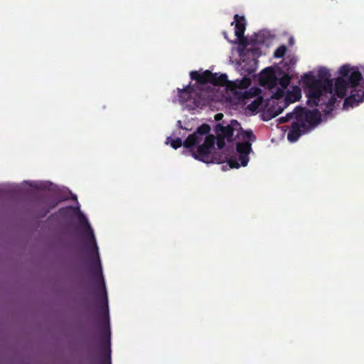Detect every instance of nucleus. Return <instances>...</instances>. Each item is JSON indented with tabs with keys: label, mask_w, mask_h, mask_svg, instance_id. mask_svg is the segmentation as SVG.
<instances>
[{
	"label": "nucleus",
	"mask_w": 364,
	"mask_h": 364,
	"mask_svg": "<svg viewBox=\"0 0 364 364\" xmlns=\"http://www.w3.org/2000/svg\"><path fill=\"white\" fill-rule=\"evenodd\" d=\"M318 76L319 79H316L311 73H305L302 76L308 97L307 104L311 107L325 105L323 111L330 113L337 102L333 95V80L331 79L329 70L326 68L318 70Z\"/></svg>",
	"instance_id": "f257e3e1"
},
{
	"label": "nucleus",
	"mask_w": 364,
	"mask_h": 364,
	"mask_svg": "<svg viewBox=\"0 0 364 364\" xmlns=\"http://www.w3.org/2000/svg\"><path fill=\"white\" fill-rule=\"evenodd\" d=\"M296 120H294L287 134V139L290 142L296 141L304 134L314 128L321 121L318 112L310 109H299Z\"/></svg>",
	"instance_id": "f03ea898"
},
{
	"label": "nucleus",
	"mask_w": 364,
	"mask_h": 364,
	"mask_svg": "<svg viewBox=\"0 0 364 364\" xmlns=\"http://www.w3.org/2000/svg\"><path fill=\"white\" fill-rule=\"evenodd\" d=\"M340 77L335 81V93L338 97L342 99L346 95L348 87L355 86L358 82L363 80L362 75L357 68L350 67L348 65H344L339 69Z\"/></svg>",
	"instance_id": "7ed1b4c3"
},
{
	"label": "nucleus",
	"mask_w": 364,
	"mask_h": 364,
	"mask_svg": "<svg viewBox=\"0 0 364 364\" xmlns=\"http://www.w3.org/2000/svg\"><path fill=\"white\" fill-rule=\"evenodd\" d=\"M72 210L76 215V218H77L79 223L80 224L85 235H86L87 242L90 243V245H92L94 247V250L95 252V255L97 257V263H98V266H99V269H100V273H102V267H101V263H100V260L99 258L98 247L97 246L96 240H95V237L94 235L93 230L91 228L87 218L80 211L78 206L76 208H73Z\"/></svg>",
	"instance_id": "20e7f679"
},
{
	"label": "nucleus",
	"mask_w": 364,
	"mask_h": 364,
	"mask_svg": "<svg viewBox=\"0 0 364 364\" xmlns=\"http://www.w3.org/2000/svg\"><path fill=\"white\" fill-rule=\"evenodd\" d=\"M245 141L236 144V152L239 156L238 159H249V155L252 149V143L256 139V136L252 131H246L243 135Z\"/></svg>",
	"instance_id": "39448f33"
},
{
	"label": "nucleus",
	"mask_w": 364,
	"mask_h": 364,
	"mask_svg": "<svg viewBox=\"0 0 364 364\" xmlns=\"http://www.w3.org/2000/svg\"><path fill=\"white\" fill-rule=\"evenodd\" d=\"M364 101V85L358 82L351 87L350 95L345 99L343 106L353 107Z\"/></svg>",
	"instance_id": "423d86ee"
},
{
	"label": "nucleus",
	"mask_w": 364,
	"mask_h": 364,
	"mask_svg": "<svg viewBox=\"0 0 364 364\" xmlns=\"http://www.w3.org/2000/svg\"><path fill=\"white\" fill-rule=\"evenodd\" d=\"M215 144V138L213 135H208L203 144L199 145L196 151L193 153V156L196 159H199V157H205L208 156L214 149Z\"/></svg>",
	"instance_id": "0eeeda50"
},
{
	"label": "nucleus",
	"mask_w": 364,
	"mask_h": 364,
	"mask_svg": "<svg viewBox=\"0 0 364 364\" xmlns=\"http://www.w3.org/2000/svg\"><path fill=\"white\" fill-rule=\"evenodd\" d=\"M235 21L231 23V25L235 23V34L240 44H245L246 39L244 37V33L246 29L245 18L244 16H240L238 14L234 16Z\"/></svg>",
	"instance_id": "6e6552de"
},
{
	"label": "nucleus",
	"mask_w": 364,
	"mask_h": 364,
	"mask_svg": "<svg viewBox=\"0 0 364 364\" xmlns=\"http://www.w3.org/2000/svg\"><path fill=\"white\" fill-rule=\"evenodd\" d=\"M301 97V90L299 87L294 86L292 90L287 92L284 99V107H279L278 110L276 111L274 117L279 114L284 109V108L288 106L289 104L298 101Z\"/></svg>",
	"instance_id": "1a4fd4ad"
},
{
	"label": "nucleus",
	"mask_w": 364,
	"mask_h": 364,
	"mask_svg": "<svg viewBox=\"0 0 364 364\" xmlns=\"http://www.w3.org/2000/svg\"><path fill=\"white\" fill-rule=\"evenodd\" d=\"M207 164H212L215 161H204ZM216 164L220 166V168L223 171H227L233 168H239L241 166L245 167L247 166L248 161H215Z\"/></svg>",
	"instance_id": "9d476101"
},
{
	"label": "nucleus",
	"mask_w": 364,
	"mask_h": 364,
	"mask_svg": "<svg viewBox=\"0 0 364 364\" xmlns=\"http://www.w3.org/2000/svg\"><path fill=\"white\" fill-rule=\"evenodd\" d=\"M233 125L239 126V123L237 120H232L231 124L227 126H223L220 124H217L215 127V132L217 133H220V136L227 138L228 140L230 139L234 133L235 129L233 128Z\"/></svg>",
	"instance_id": "9b49d317"
},
{
	"label": "nucleus",
	"mask_w": 364,
	"mask_h": 364,
	"mask_svg": "<svg viewBox=\"0 0 364 364\" xmlns=\"http://www.w3.org/2000/svg\"><path fill=\"white\" fill-rule=\"evenodd\" d=\"M190 77L192 80H194L200 84L211 83L213 73L208 70L201 73L198 71H191L190 73Z\"/></svg>",
	"instance_id": "f8f14e48"
},
{
	"label": "nucleus",
	"mask_w": 364,
	"mask_h": 364,
	"mask_svg": "<svg viewBox=\"0 0 364 364\" xmlns=\"http://www.w3.org/2000/svg\"><path fill=\"white\" fill-rule=\"evenodd\" d=\"M177 91L178 100L181 104L191 101L195 94L194 89L191 85H187L183 89L177 88Z\"/></svg>",
	"instance_id": "ddd939ff"
},
{
	"label": "nucleus",
	"mask_w": 364,
	"mask_h": 364,
	"mask_svg": "<svg viewBox=\"0 0 364 364\" xmlns=\"http://www.w3.org/2000/svg\"><path fill=\"white\" fill-rule=\"evenodd\" d=\"M230 82L228 79V75L226 74H220L213 73V77L211 80V83L215 86H227L229 88H232L230 86Z\"/></svg>",
	"instance_id": "4468645a"
},
{
	"label": "nucleus",
	"mask_w": 364,
	"mask_h": 364,
	"mask_svg": "<svg viewBox=\"0 0 364 364\" xmlns=\"http://www.w3.org/2000/svg\"><path fill=\"white\" fill-rule=\"evenodd\" d=\"M257 68V61L252 58L250 60H242V70L247 74H252Z\"/></svg>",
	"instance_id": "2eb2a0df"
},
{
	"label": "nucleus",
	"mask_w": 364,
	"mask_h": 364,
	"mask_svg": "<svg viewBox=\"0 0 364 364\" xmlns=\"http://www.w3.org/2000/svg\"><path fill=\"white\" fill-rule=\"evenodd\" d=\"M202 140V137L197 136L193 133L190 134L183 141V146L186 148H191L198 144Z\"/></svg>",
	"instance_id": "dca6fc26"
},
{
	"label": "nucleus",
	"mask_w": 364,
	"mask_h": 364,
	"mask_svg": "<svg viewBox=\"0 0 364 364\" xmlns=\"http://www.w3.org/2000/svg\"><path fill=\"white\" fill-rule=\"evenodd\" d=\"M250 80L247 78H243L242 80H237L235 81L230 82V86H232V88L230 89H245L250 85Z\"/></svg>",
	"instance_id": "f3484780"
},
{
	"label": "nucleus",
	"mask_w": 364,
	"mask_h": 364,
	"mask_svg": "<svg viewBox=\"0 0 364 364\" xmlns=\"http://www.w3.org/2000/svg\"><path fill=\"white\" fill-rule=\"evenodd\" d=\"M262 77L266 78L269 81L276 80V76L274 70L271 67L266 68L263 70Z\"/></svg>",
	"instance_id": "a211bd4d"
},
{
	"label": "nucleus",
	"mask_w": 364,
	"mask_h": 364,
	"mask_svg": "<svg viewBox=\"0 0 364 364\" xmlns=\"http://www.w3.org/2000/svg\"><path fill=\"white\" fill-rule=\"evenodd\" d=\"M210 131V127L208 124H203L197 128L194 133L196 134L197 136L202 137V136L208 134Z\"/></svg>",
	"instance_id": "6ab92c4d"
},
{
	"label": "nucleus",
	"mask_w": 364,
	"mask_h": 364,
	"mask_svg": "<svg viewBox=\"0 0 364 364\" xmlns=\"http://www.w3.org/2000/svg\"><path fill=\"white\" fill-rule=\"evenodd\" d=\"M291 77L289 74H284L279 80V84L283 89H287L291 82Z\"/></svg>",
	"instance_id": "aec40b11"
},
{
	"label": "nucleus",
	"mask_w": 364,
	"mask_h": 364,
	"mask_svg": "<svg viewBox=\"0 0 364 364\" xmlns=\"http://www.w3.org/2000/svg\"><path fill=\"white\" fill-rule=\"evenodd\" d=\"M287 48L284 45L279 46L274 53V57L275 58H281L284 57L287 52Z\"/></svg>",
	"instance_id": "412c9836"
},
{
	"label": "nucleus",
	"mask_w": 364,
	"mask_h": 364,
	"mask_svg": "<svg viewBox=\"0 0 364 364\" xmlns=\"http://www.w3.org/2000/svg\"><path fill=\"white\" fill-rule=\"evenodd\" d=\"M299 109H308L306 107H296L292 112H289L286 114V116H284L286 120L289 121L294 118L295 119V120H296V117H297V113H299V111H298Z\"/></svg>",
	"instance_id": "4be33fe9"
},
{
	"label": "nucleus",
	"mask_w": 364,
	"mask_h": 364,
	"mask_svg": "<svg viewBox=\"0 0 364 364\" xmlns=\"http://www.w3.org/2000/svg\"><path fill=\"white\" fill-rule=\"evenodd\" d=\"M284 90L285 89H283L282 87L278 88L277 91L273 94L272 98L276 100H279L282 98L284 95Z\"/></svg>",
	"instance_id": "5701e85b"
},
{
	"label": "nucleus",
	"mask_w": 364,
	"mask_h": 364,
	"mask_svg": "<svg viewBox=\"0 0 364 364\" xmlns=\"http://www.w3.org/2000/svg\"><path fill=\"white\" fill-rule=\"evenodd\" d=\"M224 137L219 136L217 139L216 144L218 149H223L225 146V141Z\"/></svg>",
	"instance_id": "b1692460"
},
{
	"label": "nucleus",
	"mask_w": 364,
	"mask_h": 364,
	"mask_svg": "<svg viewBox=\"0 0 364 364\" xmlns=\"http://www.w3.org/2000/svg\"><path fill=\"white\" fill-rule=\"evenodd\" d=\"M182 144H183L181 139L177 138L176 139L172 140L171 145L173 149H176L181 147Z\"/></svg>",
	"instance_id": "393cba45"
},
{
	"label": "nucleus",
	"mask_w": 364,
	"mask_h": 364,
	"mask_svg": "<svg viewBox=\"0 0 364 364\" xmlns=\"http://www.w3.org/2000/svg\"><path fill=\"white\" fill-rule=\"evenodd\" d=\"M296 61H297V60H296V59L295 58H291V59L289 60V64L291 66L294 67V66L295 65V64L296 63Z\"/></svg>",
	"instance_id": "a878e982"
},
{
	"label": "nucleus",
	"mask_w": 364,
	"mask_h": 364,
	"mask_svg": "<svg viewBox=\"0 0 364 364\" xmlns=\"http://www.w3.org/2000/svg\"><path fill=\"white\" fill-rule=\"evenodd\" d=\"M223 117V114H221V113L217 114L215 115V119L216 120H220V119H222Z\"/></svg>",
	"instance_id": "bb28decb"
},
{
	"label": "nucleus",
	"mask_w": 364,
	"mask_h": 364,
	"mask_svg": "<svg viewBox=\"0 0 364 364\" xmlns=\"http://www.w3.org/2000/svg\"><path fill=\"white\" fill-rule=\"evenodd\" d=\"M279 121L280 123H285V122H288L287 120H286L285 117H280Z\"/></svg>",
	"instance_id": "cd10ccee"
},
{
	"label": "nucleus",
	"mask_w": 364,
	"mask_h": 364,
	"mask_svg": "<svg viewBox=\"0 0 364 364\" xmlns=\"http://www.w3.org/2000/svg\"><path fill=\"white\" fill-rule=\"evenodd\" d=\"M252 96V95H249V92H245V98H248Z\"/></svg>",
	"instance_id": "c85d7f7f"
},
{
	"label": "nucleus",
	"mask_w": 364,
	"mask_h": 364,
	"mask_svg": "<svg viewBox=\"0 0 364 364\" xmlns=\"http://www.w3.org/2000/svg\"><path fill=\"white\" fill-rule=\"evenodd\" d=\"M223 33H224V36H225V38L228 39V37H227V36H226V33H225V32H224Z\"/></svg>",
	"instance_id": "c756f323"
},
{
	"label": "nucleus",
	"mask_w": 364,
	"mask_h": 364,
	"mask_svg": "<svg viewBox=\"0 0 364 364\" xmlns=\"http://www.w3.org/2000/svg\"><path fill=\"white\" fill-rule=\"evenodd\" d=\"M225 159H230V160H232V159H232V158H228V157H226Z\"/></svg>",
	"instance_id": "7c9ffc66"
}]
</instances>
